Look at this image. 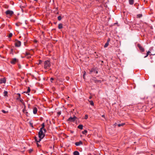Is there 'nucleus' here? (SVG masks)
I'll return each mask as SVG.
<instances>
[{
    "instance_id": "nucleus-1",
    "label": "nucleus",
    "mask_w": 155,
    "mask_h": 155,
    "mask_svg": "<svg viewBox=\"0 0 155 155\" xmlns=\"http://www.w3.org/2000/svg\"><path fill=\"white\" fill-rule=\"evenodd\" d=\"M44 68L45 69H48L51 66L50 61L49 60H47L45 61L44 63Z\"/></svg>"
},
{
    "instance_id": "nucleus-2",
    "label": "nucleus",
    "mask_w": 155,
    "mask_h": 155,
    "mask_svg": "<svg viewBox=\"0 0 155 155\" xmlns=\"http://www.w3.org/2000/svg\"><path fill=\"white\" fill-rule=\"evenodd\" d=\"M5 13L7 17L9 18L13 15L14 12L12 11L8 10L5 12Z\"/></svg>"
},
{
    "instance_id": "nucleus-3",
    "label": "nucleus",
    "mask_w": 155,
    "mask_h": 155,
    "mask_svg": "<svg viewBox=\"0 0 155 155\" xmlns=\"http://www.w3.org/2000/svg\"><path fill=\"white\" fill-rule=\"evenodd\" d=\"M38 137L44 138L45 136V134L44 133L42 130H40L39 132L38 133Z\"/></svg>"
},
{
    "instance_id": "nucleus-4",
    "label": "nucleus",
    "mask_w": 155,
    "mask_h": 155,
    "mask_svg": "<svg viewBox=\"0 0 155 155\" xmlns=\"http://www.w3.org/2000/svg\"><path fill=\"white\" fill-rule=\"evenodd\" d=\"M78 118L75 116H74L73 117H70L68 119V120L71 122H74Z\"/></svg>"
},
{
    "instance_id": "nucleus-5",
    "label": "nucleus",
    "mask_w": 155,
    "mask_h": 155,
    "mask_svg": "<svg viewBox=\"0 0 155 155\" xmlns=\"http://www.w3.org/2000/svg\"><path fill=\"white\" fill-rule=\"evenodd\" d=\"M90 70V74H91L92 72L95 73L96 74L98 73L97 69L96 68H93Z\"/></svg>"
},
{
    "instance_id": "nucleus-6",
    "label": "nucleus",
    "mask_w": 155,
    "mask_h": 155,
    "mask_svg": "<svg viewBox=\"0 0 155 155\" xmlns=\"http://www.w3.org/2000/svg\"><path fill=\"white\" fill-rule=\"evenodd\" d=\"M137 46L139 48L141 52H142L144 51V48L140 44H137Z\"/></svg>"
},
{
    "instance_id": "nucleus-7",
    "label": "nucleus",
    "mask_w": 155,
    "mask_h": 155,
    "mask_svg": "<svg viewBox=\"0 0 155 155\" xmlns=\"http://www.w3.org/2000/svg\"><path fill=\"white\" fill-rule=\"evenodd\" d=\"M21 45V42L17 40H15V45L16 47H19Z\"/></svg>"
},
{
    "instance_id": "nucleus-8",
    "label": "nucleus",
    "mask_w": 155,
    "mask_h": 155,
    "mask_svg": "<svg viewBox=\"0 0 155 155\" xmlns=\"http://www.w3.org/2000/svg\"><path fill=\"white\" fill-rule=\"evenodd\" d=\"M18 60L16 58H14L12 59V60L10 61V63L11 64H15L16 62H18Z\"/></svg>"
},
{
    "instance_id": "nucleus-9",
    "label": "nucleus",
    "mask_w": 155,
    "mask_h": 155,
    "mask_svg": "<svg viewBox=\"0 0 155 155\" xmlns=\"http://www.w3.org/2000/svg\"><path fill=\"white\" fill-rule=\"evenodd\" d=\"M6 82V79L5 78H1L0 79V84L5 83Z\"/></svg>"
},
{
    "instance_id": "nucleus-10",
    "label": "nucleus",
    "mask_w": 155,
    "mask_h": 155,
    "mask_svg": "<svg viewBox=\"0 0 155 155\" xmlns=\"http://www.w3.org/2000/svg\"><path fill=\"white\" fill-rule=\"evenodd\" d=\"M75 144L76 146H79L81 144L83 145V142L82 141H81V140L79 141L78 142H76L75 143Z\"/></svg>"
},
{
    "instance_id": "nucleus-11",
    "label": "nucleus",
    "mask_w": 155,
    "mask_h": 155,
    "mask_svg": "<svg viewBox=\"0 0 155 155\" xmlns=\"http://www.w3.org/2000/svg\"><path fill=\"white\" fill-rule=\"evenodd\" d=\"M37 109L36 107H34L33 109V112L34 114H37Z\"/></svg>"
},
{
    "instance_id": "nucleus-12",
    "label": "nucleus",
    "mask_w": 155,
    "mask_h": 155,
    "mask_svg": "<svg viewBox=\"0 0 155 155\" xmlns=\"http://www.w3.org/2000/svg\"><path fill=\"white\" fill-rule=\"evenodd\" d=\"M97 80L96 77H94L91 79V81H94L95 83Z\"/></svg>"
},
{
    "instance_id": "nucleus-13",
    "label": "nucleus",
    "mask_w": 155,
    "mask_h": 155,
    "mask_svg": "<svg viewBox=\"0 0 155 155\" xmlns=\"http://www.w3.org/2000/svg\"><path fill=\"white\" fill-rule=\"evenodd\" d=\"M74 155H79V153L78 151H75L73 153Z\"/></svg>"
},
{
    "instance_id": "nucleus-14",
    "label": "nucleus",
    "mask_w": 155,
    "mask_h": 155,
    "mask_svg": "<svg viewBox=\"0 0 155 155\" xmlns=\"http://www.w3.org/2000/svg\"><path fill=\"white\" fill-rule=\"evenodd\" d=\"M58 27L59 29H62L63 28V24L62 23L59 24Z\"/></svg>"
},
{
    "instance_id": "nucleus-15",
    "label": "nucleus",
    "mask_w": 155,
    "mask_h": 155,
    "mask_svg": "<svg viewBox=\"0 0 155 155\" xmlns=\"http://www.w3.org/2000/svg\"><path fill=\"white\" fill-rule=\"evenodd\" d=\"M83 127L82 124H80L78 126V128L81 130H82L83 128Z\"/></svg>"
},
{
    "instance_id": "nucleus-16",
    "label": "nucleus",
    "mask_w": 155,
    "mask_h": 155,
    "mask_svg": "<svg viewBox=\"0 0 155 155\" xmlns=\"http://www.w3.org/2000/svg\"><path fill=\"white\" fill-rule=\"evenodd\" d=\"M134 0H129V3L130 5H133L134 3Z\"/></svg>"
},
{
    "instance_id": "nucleus-17",
    "label": "nucleus",
    "mask_w": 155,
    "mask_h": 155,
    "mask_svg": "<svg viewBox=\"0 0 155 155\" xmlns=\"http://www.w3.org/2000/svg\"><path fill=\"white\" fill-rule=\"evenodd\" d=\"M31 91V89L29 87H28L27 91H24L23 92L24 93H26L28 94Z\"/></svg>"
},
{
    "instance_id": "nucleus-18",
    "label": "nucleus",
    "mask_w": 155,
    "mask_h": 155,
    "mask_svg": "<svg viewBox=\"0 0 155 155\" xmlns=\"http://www.w3.org/2000/svg\"><path fill=\"white\" fill-rule=\"evenodd\" d=\"M8 93L7 91H5L3 93L4 96L5 97L8 96Z\"/></svg>"
},
{
    "instance_id": "nucleus-19",
    "label": "nucleus",
    "mask_w": 155,
    "mask_h": 155,
    "mask_svg": "<svg viewBox=\"0 0 155 155\" xmlns=\"http://www.w3.org/2000/svg\"><path fill=\"white\" fill-rule=\"evenodd\" d=\"M41 127L40 129V130H42L44 128V127H45V124L44 123H43L41 124Z\"/></svg>"
},
{
    "instance_id": "nucleus-20",
    "label": "nucleus",
    "mask_w": 155,
    "mask_h": 155,
    "mask_svg": "<svg viewBox=\"0 0 155 155\" xmlns=\"http://www.w3.org/2000/svg\"><path fill=\"white\" fill-rule=\"evenodd\" d=\"M125 124L124 123H121V124H117V126L118 127H120L121 126H124L125 125Z\"/></svg>"
},
{
    "instance_id": "nucleus-21",
    "label": "nucleus",
    "mask_w": 155,
    "mask_h": 155,
    "mask_svg": "<svg viewBox=\"0 0 155 155\" xmlns=\"http://www.w3.org/2000/svg\"><path fill=\"white\" fill-rule=\"evenodd\" d=\"M87 130H85L84 131L82 132V134H86L87 133Z\"/></svg>"
},
{
    "instance_id": "nucleus-22",
    "label": "nucleus",
    "mask_w": 155,
    "mask_h": 155,
    "mask_svg": "<svg viewBox=\"0 0 155 155\" xmlns=\"http://www.w3.org/2000/svg\"><path fill=\"white\" fill-rule=\"evenodd\" d=\"M17 95H18V97L17 98H16V99L17 100H18L19 99H21V94H20L19 93H18L17 94Z\"/></svg>"
},
{
    "instance_id": "nucleus-23",
    "label": "nucleus",
    "mask_w": 155,
    "mask_h": 155,
    "mask_svg": "<svg viewBox=\"0 0 155 155\" xmlns=\"http://www.w3.org/2000/svg\"><path fill=\"white\" fill-rule=\"evenodd\" d=\"M142 16V14H139L137 15V18H140Z\"/></svg>"
},
{
    "instance_id": "nucleus-24",
    "label": "nucleus",
    "mask_w": 155,
    "mask_h": 155,
    "mask_svg": "<svg viewBox=\"0 0 155 155\" xmlns=\"http://www.w3.org/2000/svg\"><path fill=\"white\" fill-rule=\"evenodd\" d=\"M89 102H90L91 105L94 106V103L92 101H89Z\"/></svg>"
},
{
    "instance_id": "nucleus-25",
    "label": "nucleus",
    "mask_w": 155,
    "mask_h": 155,
    "mask_svg": "<svg viewBox=\"0 0 155 155\" xmlns=\"http://www.w3.org/2000/svg\"><path fill=\"white\" fill-rule=\"evenodd\" d=\"M101 82H102V81L101 80H97L95 83H96V84L101 83Z\"/></svg>"
},
{
    "instance_id": "nucleus-26",
    "label": "nucleus",
    "mask_w": 155,
    "mask_h": 155,
    "mask_svg": "<svg viewBox=\"0 0 155 155\" xmlns=\"http://www.w3.org/2000/svg\"><path fill=\"white\" fill-rule=\"evenodd\" d=\"M109 45V43H108V42H106V43H105V44L104 45V48H106Z\"/></svg>"
},
{
    "instance_id": "nucleus-27",
    "label": "nucleus",
    "mask_w": 155,
    "mask_h": 155,
    "mask_svg": "<svg viewBox=\"0 0 155 155\" xmlns=\"http://www.w3.org/2000/svg\"><path fill=\"white\" fill-rule=\"evenodd\" d=\"M3 7L4 8H8L9 7L8 5H5L3 6Z\"/></svg>"
},
{
    "instance_id": "nucleus-28",
    "label": "nucleus",
    "mask_w": 155,
    "mask_h": 155,
    "mask_svg": "<svg viewBox=\"0 0 155 155\" xmlns=\"http://www.w3.org/2000/svg\"><path fill=\"white\" fill-rule=\"evenodd\" d=\"M150 53V52L149 51H148V52H147L146 55L144 57V58H145L147 57Z\"/></svg>"
},
{
    "instance_id": "nucleus-29",
    "label": "nucleus",
    "mask_w": 155,
    "mask_h": 155,
    "mask_svg": "<svg viewBox=\"0 0 155 155\" xmlns=\"http://www.w3.org/2000/svg\"><path fill=\"white\" fill-rule=\"evenodd\" d=\"M62 19V17L61 15L58 16V21H60Z\"/></svg>"
},
{
    "instance_id": "nucleus-30",
    "label": "nucleus",
    "mask_w": 155,
    "mask_h": 155,
    "mask_svg": "<svg viewBox=\"0 0 155 155\" xmlns=\"http://www.w3.org/2000/svg\"><path fill=\"white\" fill-rule=\"evenodd\" d=\"M2 112L4 114H7L8 112V111H5L3 110H2Z\"/></svg>"
},
{
    "instance_id": "nucleus-31",
    "label": "nucleus",
    "mask_w": 155,
    "mask_h": 155,
    "mask_svg": "<svg viewBox=\"0 0 155 155\" xmlns=\"http://www.w3.org/2000/svg\"><path fill=\"white\" fill-rule=\"evenodd\" d=\"M37 146L39 148L41 147V145L39 144L38 142H36Z\"/></svg>"
},
{
    "instance_id": "nucleus-32",
    "label": "nucleus",
    "mask_w": 155,
    "mask_h": 155,
    "mask_svg": "<svg viewBox=\"0 0 155 155\" xmlns=\"http://www.w3.org/2000/svg\"><path fill=\"white\" fill-rule=\"evenodd\" d=\"M39 140H38V142H39L41 141V139H42L43 138H41L40 137H39Z\"/></svg>"
},
{
    "instance_id": "nucleus-33",
    "label": "nucleus",
    "mask_w": 155,
    "mask_h": 155,
    "mask_svg": "<svg viewBox=\"0 0 155 155\" xmlns=\"http://www.w3.org/2000/svg\"><path fill=\"white\" fill-rule=\"evenodd\" d=\"M12 36V33H10L9 34L8 37L9 38H10Z\"/></svg>"
},
{
    "instance_id": "nucleus-34",
    "label": "nucleus",
    "mask_w": 155,
    "mask_h": 155,
    "mask_svg": "<svg viewBox=\"0 0 155 155\" xmlns=\"http://www.w3.org/2000/svg\"><path fill=\"white\" fill-rule=\"evenodd\" d=\"M88 117V115L87 114H86L85 116L84 119L85 120H87Z\"/></svg>"
},
{
    "instance_id": "nucleus-35",
    "label": "nucleus",
    "mask_w": 155,
    "mask_h": 155,
    "mask_svg": "<svg viewBox=\"0 0 155 155\" xmlns=\"http://www.w3.org/2000/svg\"><path fill=\"white\" fill-rule=\"evenodd\" d=\"M29 124L30 126H31L32 127H33V123H31L30 122H29Z\"/></svg>"
},
{
    "instance_id": "nucleus-36",
    "label": "nucleus",
    "mask_w": 155,
    "mask_h": 155,
    "mask_svg": "<svg viewBox=\"0 0 155 155\" xmlns=\"http://www.w3.org/2000/svg\"><path fill=\"white\" fill-rule=\"evenodd\" d=\"M61 114V111H59L57 113V114L58 116H59Z\"/></svg>"
},
{
    "instance_id": "nucleus-37",
    "label": "nucleus",
    "mask_w": 155,
    "mask_h": 155,
    "mask_svg": "<svg viewBox=\"0 0 155 155\" xmlns=\"http://www.w3.org/2000/svg\"><path fill=\"white\" fill-rule=\"evenodd\" d=\"M25 54L26 56H28L30 54V53L28 52H25Z\"/></svg>"
},
{
    "instance_id": "nucleus-38",
    "label": "nucleus",
    "mask_w": 155,
    "mask_h": 155,
    "mask_svg": "<svg viewBox=\"0 0 155 155\" xmlns=\"http://www.w3.org/2000/svg\"><path fill=\"white\" fill-rule=\"evenodd\" d=\"M20 102H21L22 103L24 102V101H23V100L22 99H21H21H20Z\"/></svg>"
},
{
    "instance_id": "nucleus-39",
    "label": "nucleus",
    "mask_w": 155,
    "mask_h": 155,
    "mask_svg": "<svg viewBox=\"0 0 155 155\" xmlns=\"http://www.w3.org/2000/svg\"><path fill=\"white\" fill-rule=\"evenodd\" d=\"M33 150L32 149H30L29 150V153H31L32 151H33Z\"/></svg>"
},
{
    "instance_id": "nucleus-40",
    "label": "nucleus",
    "mask_w": 155,
    "mask_h": 155,
    "mask_svg": "<svg viewBox=\"0 0 155 155\" xmlns=\"http://www.w3.org/2000/svg\"><path fill=\"white\" fill-rule=\"evenodd\" d=\"M66 79L67 81H68L69 79V77L67 76L66 77Z\"/></svg>"
},
{
    "instance_id": "nucleus-41",
    "label": "nucleus",
    "mask_w": 155,
    "mask_h": 155,
    "mask_svg": "<svg viewBox=\"0 0 155 155\" xmlns=\"http://www.w3.org/2000/svg\"><path fill=\"white\" fill-rule=\"evenodd\" d=\"M54 80V78H50V81L51 82H52V81L53 80Z\"/></svg>"
},
{
    "instance_id": "nucleus-42",
    "label": "nucleus",
    "mask_w": 155,
    "mask_h": 155,
    "mask_svg": "<svg viewBox=\"0 0 155 155\" xmlns=\"http://www.w3.org/2000/svg\"><path fill=\"white\" fill-rule=\"evenodd\" d=\"M35 140L36 142H38V140L37 139V137H35Z\"/></svg>"
},
{
    "instance_id": "nucleus-43",
    "label": "nucleus",
    "mask_w": 155,
    "mask_h": 155,
    "mask_svg": "<svg viewBox=\"0 0 155 155\" xmlns=\"http://www.w3.org/2000/svg\"><path fill=\"white\" fill-rule=\"evenodd\" d=\"M110 38H108L107 40V42H108V43H109L110 41Z\"/></svg>"
},
{
    "instance_id": "nucleus-44",
    "label": "nucleus",
    "mask_w": 155,
    "mask_h": 155,
    "mask_svg": "<svg viewBox=\"0 0 155 155\" xmlns=\"http://www.w3.org/2000/svg\"><path fill=\"white\" fill-rule=\"evenodd\" d=\"M26 111V108H24V109H23V110H22V111H23V112L24 113H25V111Z\"/></svg>"
},
{
    "instance_id": "nucleus-45",
    "label": "nucleus",
    "mask_w": 155,
    "mask_h": 155,
    "mask_svg": "<svg viewBox=\"0 0 155 155\" xmlns=\"http://www.w3.org/2000/svg\"><path fill=\"white\" fill-rule=\"evenodd\" d=\"M10 3L12 5H13L14 4V2L12 1H11L10 2Z\"/></svg>"
},
{
    "instance_id": "nucleus-46",
    "label": "nucleus",
    "mask_w": 155,
    "mask_h": 155,
    "mask_svg": "<svg viewBox=\"0 0 155 155\" xmlns=\"http://www.w3.org/2000/svg\"><path fill=\"white\" fill-rule=\"evenodd\" d=\"M42 61L41 60H39L38 64H41L42 63Z\"/></svg>"
},
{
    "instance_id": "nucleus-47",
    "label": "nucleus",
    "mask_w": 155,
    "mask_h": 155,
    "mask_svg": "<svg viewBox=\"0 0 155 155\" xmlns=\"http://www.w3.org/2000/svg\"><path fill=\"white\" fill-rule=\"evenodd\" d=\"M15 25H16L17 26H19L20 25V24H18V23H16L15 24Z\"/></svg>"
},
{
    "instance_id": "nucleus-48",
    "label": "nucleus",
    "mask_w": 155,
    "mask_h": 155,
    "mask_svg": "<svg viewBox=\"0 0 155 155\" xmlns=\"http://www.w3.org/2000/svg\"><path fill=\"white\" fill-rule=\"evenodd\" d=\"M18 67L19 69H20L21 68V65L20 64H18Z\"/></svg>"
},
{
    "instance_id": "nucleus-49",
    "label": "nucleus",
    "mask_w": 155,
    "mask_h": 155,
    "mask_svg": "<svg viewBox=\"0 0 155 155\" xmlns=\"http://www.w3.org/2000/svg\"><path fill=\"white\" fill-rule=\"evenodd\" d=\"M30 21H31L33 22H35V21L33 19H31L30 20Z\"/></svg>"
},
{
    "instance_id": "nucleus-50",
    "label": "nucleus",
    "mask_w": 155,
    "mask_h": 155,
    "mask_svg": "<svg viewBox=\"0 0 155 155\" xmlns=\"http://www.w3.org/2000/svg\"><path fill=\"white\" fill-rule=\"evenodd\" d=\"M43 130L44 131V133H45L46 132V130L44 128V129H43Z\"/></svg>"
},
{
    "instance_id": "nucleus-51",
    "label": "nucleus",
    "mask_w": 155,
    "mask_h": 155,
    "mask_svg": "<svg viewBox=\"0 0 155 155\" xmlns=\"http://www.w3.org/2000/svg\"><path fill=\"white\" fill-rule=\"evenodd\" d=\"M25 113H26V116H28V115H27V114H28V112H25Z\"/></svg>"
},
{
    "instance_id": "nucleus-52",
    "label": "nucleus",
    "mask_w": 155,
    "mask_h": 155,
    "mask_svg": "<svg viewBox=\"0 0 155 155\" xmlns=\"http://www.w3.org/2000/svg\"><path fill=\"white\" fill-rule=\"evenodd\" d=\"M89 99H91L92 98V97L91 96H90L89 97Z\"/></svg>"
},
{
    "instance_id": "nucleus-53",
    "label": "nucleus",
    "mask_w": 155,
    "mask_h": 155,
    "mask_svg": "<svg viewBox=\"0 0 155 155\" xmlns=\"http://www.w3.org/2000/svg\"><path fill=\"white\" fill-rule=\"evenodd\" d=\"M22 104H23V105L24 106L25 105V103L24 102H23V103H22Z\"/></svg>"
},
{
    "instance_id": "nucleus-54",
    "label": "nucleus",
    "mask_w": 155,
    "mask_h": 155,
    "mask_svg": "<svg viewBox=\"0 0 155 155\" xmlns=\"http://www.w3.org/2000/svg\"><path fill=\"white\" fill-rule=\"evenodd\" d=\"M74 131H71V133H74Z\"/></svg>"
},
{
    "instance_id": "nucleus-55",
    "label": "nucleus",
    "mask_w": 155,
    "mask_h": 155,
    "mask_svg": "<svg viewBox=\"0 0 155 155\" xmlns=\"http://www.w3.org/2000/svg\"><path fill=\"white\" fill-rule=\"evenodd\" d=\"M34 42L35 43H37V40H35L34 41Z\"/></svg>"
},
{
    "instance_id": "nucleus-56",
    "label": "nucleus",
    "mask_w": 155,
    "mask_h": 155,
    "mask_svg": "<svg viewBox=\"0 0 155 155\" xmlns=\"http://www.w3.org/2000/svg\"><path fill=\"white\" fill-rule=\"evenodd\" d=\"M137 4H136V3H135V4H134V5L135 6H137Z\"/></svg>"
},
{
    "instance_id": "nucleus-57",
    "label": "nucleus",
    "mask_w": 155,
    "mask_h": 155,
    "mask_svg": "<svg viewBox=\"0 0 155 155\" xmlns=\"http://www.w3.org/2000/svg\"><path fill=\"white\" fill-rule=\"evenodd\" d=\"M102 117H105V115H102Z\"/></svg>"
},
{
    "instance_id": "nucleus-58",
    "label": "nucleus",
    "mask_w": 155,
    "mask_h": 155,
    "mask_svg": "<svg viewBox=\"0 0 155 155\" xmlns=\"http://www.w3.org/2000/svg\"><path fill=\"white\" fill-rule=\"evenodd\" d=\"M24 108H26V106H25V105L24 106Z\"/></svg>"
},
{
    "instance_id": "nucleus-59",
    "label": "nucleus",
    "mask_w": 155,
    "mask_h": 155,
    "mask_svg": "<svg viewBox=\"0 0 155 155\" xmlns=\"http://www.w3.org/2000/svg\"><path fill=\"white\" fill-rule=\"evenodd\" d=\"M30 105V104H28V108L29 107Z\"/></svg>"
},
{
    "instance_id": "nucleus-60",
    "label": "nucleus",
    "mask_w": 155,
    "mask_h": 155,
    "mask_svg": "<svg viewBox=\"0 0 155 155\" xmlns=\"http://www.w3.org/2000/svg\"><path fill=\"white\" fill-rule=\"evenodd\" d=\"M11 51L12 52V51H13V49H11Z\"/></svg>"
},
{
    "instance_id": "nucleus-61",
    "label": "nucleus",
    "mask_w": 155,
    "mask_h": 155,
    "mask_svg": "<svg viewBox=\"0 0 155 155\" xmlns=\"http://www.w3.org/2000/svg\"><path fill=\"white\" fill-rule=\"evenodd\" d=\"M24 44L25 45V42H24Z\"/></svg>"
},
{
    "instance_id": "nucleus-62",
    "label": "nucleus",
    "mask_w": 155,
    "mask_h": 155,
    "mask_svg": "<svg viewBox=\"0 0 155 155\" xmlns=\"http://www.w3.org/2000/svg\"><path fill=\"white\" fill-rule=\"evenodd\" d=\"M36 2H37L38 0H34Z\"/></svg>"
},
{
    "instance_id": "nucleus-63",
    "label": "nucleus",
    "mask_w": 155,
    "mask_h": 155,
    "mask_svg": "<svg viewBox=\"0 0 155 155\" xmlns=\"http://www.w3.org/2000/svg\"><path fill=\"white\" fill-rule=\"evenodd\" d=\"M30 57H31V56H29V57H28V58H30Z\"/></svg>"
},
{
    "instance_id": "nucleus-64",
    "label": "nucleus",
    "mask_w": 155,
    "mask_h": 155,
    "mask_svg": "<svg viewBox=\"0 0 155 155\" xmlns=\"http://www.w3.org/2000/svg\"><path fill=\"white\" fill-rule=\"evenodd\" d=\"M56 23H57V22H54V24H56Z\"/></svg>"
}]
</instances>
